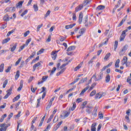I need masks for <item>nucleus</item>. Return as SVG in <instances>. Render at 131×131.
<instances>
[{
    "label": "nucleus",
    "mask_w": 131,
    "mask_h": 131,
    "mask_svg": "<svg viewBox=\"0 0 131 131\" xmlns=\"http://www.w3.org/2000/svg\"><path fill=\"white\" fill-rule=\"evenodd\" d=\"M127 49H128V46L126 45L124 46H123L121 51L119 53V56H123V55L125 54V52L127 51Z\"/></svg>",
    "instance_id": "1"
},
{
    "label": "nucleus",
    "mask_w": 131,
    "mask_h": 131,
    "mask_svg": "<svg viewBox=\"0 0 131 131\" xmlns=\"http://www.w3.org/2000/svg\"><path fill=\"white\" fill-rule=\"evenodd\" d=\"M127 31H128V30L126 29L122 32V34L120 37V41H122V40H124L125 37V33H126Z\"/></svg>",
    "instance_id": "2"
},
{
    "label": "nucleus",
    "mask_w": 131,
    "mask_h": 131,
    "mask_svg": "<svg viewBox=\"0 0 131 131\" xmlns=\"http://www.w3.org/2000/svg\"><path fill=\"white\" fill-rule=\"evenodd\" d=\"M86 112L88 113V114H91L92 113V111H93V107L90 106L89 105L86 106Z\"/></svg>",
    "instance_id": "3"
},
{
    "label": "nucleus",
    "mask_w": 131,
    "mask_h": 131,
    "mask_svg": "<svg viewBox=\"0 0 131 131\" xmlns=\"http://www.w3.org/2000/svg\"><path fill=\"white\" fill-rule=\"evenodd\" d=\"M57 53H58V52L53 51L52 52L51 56L53 60H56V58H57Z\"/></svg>",
    "instance_id": "4"
},
{
    "label": "nucleus",
    "mask_w": 131,
    "mask_h": 131,
    "mask_svg": "<svg viewBox=\"0 0 131 131\" xmlns=\"http://www.w3.org/2000/svg\"><path fill=\"white\" fill-rule=\"evenodd\" d=\"M82 18H83V14L82 12H80L79 15V24H81L82 22Z\"/></svg>",
    "instance_id": "5"
},
{
    "label": "nucleus",
    "mask_w": 131,
    "mask_h": 131,
    "mask_svg": "<svg viewBox=\"0 0 131 131\" xmlns=\"http://www.w3.org/2000/svg\"><path fill=\"white\" fill-rule=\"evenodd\" d=\"M97 11H102L105 10V6L104 5H99L96 8Z\"/></svg>",
    "instance_id": "6"
},
{
    "label": "nucleus",
    "mask_w": 131,
    "mask_h": 131,
    "mask_svg": "<svg viewBox=\"0 0 131 131\" xmlns=\"http://www.w3.org/2000/svg\"><path fill=\"white\" fill-rule=\"evenodd\" d=\"M89 89H90V86H87L85 87L80 93V96H83V94H84V93H85V92H86Z\"/></svg>",
    "instance_id": "7"
},
{
    "label": "nucleus",
    "mask_w": 131,
    "mask_h": 131,
    "mask_svg": "<svg viewBox=\"0 0 131 131\" xmlns=\"http://www.w3.org/2000/svg\"><path fill=\"white\" fill-rule=\"evenodd\" d=\"M103 78V72H100L98 75V78L96 79V81H98V80H101Z\"/></svg>",
    "instance_id": "8"
},
{
    "label": "nucleus",
    "mask_w": 131,
    "mask_h": 131,
    "mask_svg": "<svg viewBox=\"0 0 131 131\" xmlns=\"http://www.w3.org/2000/svg\"><path fill=\"white\" fill-rule=\"evenodd\" d=\"M40 66V61L38 62L37 63H35L33 67V71H35V70L36 69V67H38Z\"/></svg>",
    "instance_id": "9"
},
{
    "label": "nucleus",
    "mask_w": 131,
    "mask_h": 131,
    "mask_svg": "<svg viewBox=\"0 0 131 131\" xmlns=\"http://www.w3.org/2000/svg\"><path fill=\"white\" fill-rule=\"evenodd\" d=\"M102 96H103V94H102V93L99 92L95 95V99H101V98H102Z\"/></svg>",
    "instance_id": "10"
},
{
    "label": "nucleus",
    "mask_w": 131,
    "mask_h": 131,
    "mask_svg": "<svg viewBox=\"0 0 131 131\" xmlns=\"http://www.w3.org/2000/svg\"><path fill=\"white\" fill-rule=\"evenodd\" d=\"M96 125H97V123H94L92 124L91 126V131H96L97 128H96Z\"/></svg>",
    "instance_id": "11"
},
{
    "label": "nucleus",
    "mask_w": 131,
    "mask_h": 131,
    "mask_svg": "<svg viewBox=\"0 0 131 131\" xmlns=\"http://www.w3.org/2000/svg\"><path fill=\"white\" fill-rule=\"evenodd\" d=\"M83 62H81L80 64H79L78 65L77 67H76L75 69H74V71H77L78 70H79V69H80V68H81V66H82V64Z\"/></svg>",
    "instance_id": "12"
},
{
    "label": "nucleus",
    "mask_w": 131,
    "mask_h": 131,
    "mask_svg": "<svg viewBox=\"0 0 131 131\" xmlns=\"http://www.w3.org/2000/svg\"><path fill=\"white\" fill-rule=\"evenodd\" d=\"M23 3H24V1H20L18 4H17L16 5L17 9H20V8H21Z\"/></svg>",
    "instance_id": "13"
},
{
    "label": "nucleus",
    "mask_w": 131,
    "mask_h": 131,
    "mask_svg": "<svg viewBox=\"0 0 131 131\" xmlns=\"http://www.w3.org/2000/svg\"><path fill=\"white\" fill-rule=\"evenodd\" d=\"M23 88V80H20V85H19V88L17 89V91L20 92V91H21V90H22Z\"/></svg>",
    "instance_id": "14"
},
{
    "label": "nucleus",
    "mask_w": 131,
    "mask_h": 131,
    "mask_svg": "<svg viewBox=\"0 0 131 131\" xmlns=\"http://www.w3.org/2000/svg\"><path fill=\"white\" fill-rule=\"evenodd\" d=\"M93 25V21L92 19L89 20V21L85 25L86 27H91Z\"/></svg>",
    "instance_id": "15"
},
{
    "label": "nucleus",
    "mask_w": 131,
    "mask_h": 131,
    "mask_svg": "<svg viewBox=\"0 0 131 131\" xmlns=\"http://www.w3.org/2000/svg\"><path fill=\"white\" fill-rule=\"evenodd\" d=\"M75 25H76V24L67 25V26H66L65 28H66V29H69L70 28H72L73 27H74V26H75Z\"/></svg>",
    "instance_id": "16"
},
{
    "label": "nucleus",
    "mask_w": 131,
    "mask_h": 131,
    "mask_svg": "<svg viewBox=\"0 0 131 131\" xmlns=\"http://www.w3.org/2000/svg\"><path fill=\"white\" fill-rule=\"evenodd\" d=\"M85 28H81L80 29V31L79 32V33L80 34V35H83V33L85 32Z\"/></svg>",
    "instance_id": "17"
},
{
    "label": "nucleus",
    "mask_w": 131,
    "mask_h": 131,
    "mask_svg": "<svg viewBox=\"0 0 131 131\" xmlns=\"http://www.w3.org/2000/svg\"><path fill=\"white\" fill-rule=\"evenodd\" d=\"M11 40V38H7L6 39H4L2 41V44L5 45V43H7V42H9L10 40Z\"/></svg>",
    "instance_id": "18"
},
{
    "label": "nucleus",
    "mask_w": 131,
    "mask_h": 131,
    "mask_svg": "<svg viewBox=\"0 0 131 131\" xmlns=\"http://www.w3.org/2000/svg\"><path fill=\"white\" fill-rule=\"evenodd\" d=\"M82 8H83V6L82 5H79L75 9L76 12H78L79 11H80V10H81Z\"/></svg>",
    "instance_id": "19"
},
{
    "label": "nucleus",
    "mask_w": 131,
    "mask_h": 131,
    "mask_svg": "<svg viewBox=\"0 0 131 131\" xmlns=\"http://www.w3.org/2000/svg\"><path fill=\"white\" fill-rule=\"evenodd\" d=\"M73 50H75V46H74L69 47L67 51V52H70L71 51H73Z\"/></svg>",
    "instance_id": "20"
},
{
    "label": "nucleus",
    "mask_w": 131,
    "mask_h": 131,
    "mask_svg": "<svg viewBox=\"0 0 131 131\" xmlns=\"http://www.w3.org/2000/svg\"><path fill=\"white\" fill-rule=\"evenodd\" d=\"M120 62V60H119V59H118L115 64V66L116 67V68H119V63Z\"/></svg>",
    "instance_id": "21"
},
{
    "label": "nucleus",
    "mask_w": 131,
    "mask_h": 131,
    "mask_svg": "<svg viewBox=\"0 0 131 131\" xmlns=\"http://www.w3.org/2000/svg\"><path fill=\"white\" fill-rule=\"evenodd\" d=\"M3 20L4 21H9L10 20V17H9V15H5L4 16V17H3Z\"/></svg>",
    "instance_id": "22"
},
{
    "label": "nucleus",
    "mask_w": 131,
    "mask_h": 131,
    "mask_svg": "<svg viewBox=\"0 0 131 131\" xmlns=\"http://www.w3.org/2000/svg\"><path fill=\"white\" fill-rule=\"evenodd\" d=\"M6 117H7V114H5L2 115L0 119V122H3V121H4V119H5V118H6Z\"/></svg>",
    "instance_id": "23"
},
{
    "label": "nucleus",
    "mask_w": 131,
    "mask_h": 131,
    "mask_svg": "<svg viewBox=\"0 0 131 131\" xmlns=\"http://www.w3.org/2000/svg\"><path fill=\"white\" fill-rule=\"evenodd\" d=\"M19 76H20V72L19 71H17L16 74L15 75V79L17 80L18 78H19Z\"/></svg>",
    "instance_id": "24"
},
{
    "label": "nucleus",
    "mask_w": 131,
    "mask_h": 131,
    "mask_svg": "<svg viewBox=\"0 0 131 131\" xmlns=\"http://www.w3.org/2000/svg\"><path fill=\"white\" fill-rule=\"evenodd\" d=\"M54 118V115H51L49 118L48 119L47 123H50V122H51V121H52V119H53V118Z\"/></svg>",
    "instance_id": "25"
},
{
    "label": "nucleus",
    "mask_w": 131,
    "mask_h": 131,
    "mask_svg": "<svg viewBox=\"0 0 131 131\" xmlns=\"http://www.w3.org/2000/svg\"><path fill=\"white\" fill-rule=\"evenodd\" d=\"M105 81L106 83H108L109 81H110V75L109 74L106 75L105 77Z\"/></svg>",
    "instance_id": "26"
},
{
    "label": "nucleus",
    "mask_w": 131,
    "mask_h": 131,
    "mask_svg": "<svg viewBox=\"0 0 131 131\" xmlns=\"http://www.w3.org/2000/svg\"><path fill=\"white\" fill-rule=\"evenodd\" d=\"M18 43H15L13 47L11 48V52H14L15 50H16V48H17V46Z\"/></svg>",
    "instance_id": "27"
},
{
    "label": "nucleus",
    "mask_w": 131,
    "mask_h": 131,
    "mask_svg": "<svg viewBox=\"0 0 131 131\" xmlns=\"http://www.w3.org/2000/svg\"><path fill=\"white\" fill-rule=\"evenodd\" d=\"M56 70H57V68H56V67H54L53 68L52 71H51V73H50V76H52L53 75V74H54V73H55V72L56 71Z\"/></svg>",
    "instance_id": "28"
},
{
    "label": "nucleus",
    "mask_w": 131,
    "mask_h": 131,
    "mask_svg": "<svg viewBox=\"0 0 131 131\" xmlns=\"http://www.w3.org/2000/svg\"><path fill=\"white\" fill-rule=\"evenodd\" d=\"M117 47H118V41H115V45H114V50L115 51H116V50L117 49Z\"/></svg>",
    "instance_id": "29"
},
{
    "label": "nucleus",
    "mask_w": 131,
    "mask_h": 131,
    "mask_svg": "<svg viewBox=\"0 0 131 131\" xmlns=\"http://www.w3.org/2000/svg\"><path fill=\"white\" fill-rule=\"evenodd\" d=\"M75 108H76V103H75V102H74L73 103V106L71 108V110L72 111H74V110H75Z\"/></svg>",
    "instance_id": "30"
},
{
    "label": "nucleus",
    "mask_w": 131,
    "mask_h": 131,
    "mask_svg": "<svg viewBox=\"0 0 131 131\" xmlns=\"http://www.w3.org/2000/svg\"><path fill=\"white\" fill-rule=\"evenodd\" d=\"M22 60V57H20L18 60L15 62L14 66H17V65H19L20 62H21V60Z\"/></svg>",
    "instance_id": "31"
},
{
    "label": "nucleus",
    "mask_w": 131,
    "mask_h": 131,
    "mask_svg": "<svg viewBox=\"0 0 131 131\" xmlns=\"http://www.w3.org/2000/svg\"><path fill=\"white\" fill-rule=\"evenodd\" d=\"M62 123H63V121L59 122L58 124L57 125L56 128L55 129L54 131L57 130V129H58V128L60 127V126L61 125V124H62Z\"/></svg>",
    "instance_id": "32"
},
{
    "label": "nucleus",
    "mask_w": 131,
    "mask_h": 131,
    "mask_svg": "<svg viewBox=\"0 0 131 131\" xmlns=\"http://www.w3.org/2000/svg\"><path fill=\"white\" fill-rule=\"evenodd\" d=\"M19 99H20V95H18L14 98L13 99V102H16V101H18Z\"/></svg>",
    "instance_id": "33"
},
{
    "label": "nucleus",
    "mask_w": 131,
    "mask_h": 131,
    "mask_svg": "<svg viewBox=\"0 0 131 131\" xmlns=\"http://www.w3.org/2000/svg\"><path fill=\"white\" fill-rule=\"evenodd\" d=\"M122 62H123L122 65H124V64L127 62V57L124 56L122 60Z\"/></svg>",
    "instance_id": "34"
},
{
    "label": "nucleus",
    "mask_w": 131,
    "mask_h": 131,
    "mask_svg": "<svg viewBox=\"0 0 131 131\" xmlns=\"http://www.w3.org/2000/svg\"><path fill=\"white\" fill-rule=\"evenodd\" d=\"M64 118H66V117H68L69 116V115L70 114V112H65L64 113Z\"/></svg>",
    "instance_id": "35"
},
{
    "label": "nucleus",
    "mask_w": 131,
    "mask_h": 131,
    "mask_svg": "<svg viewBox=\"0 0 131 131\" xmlns=\"http://www.w3.org/2000/svg\"><path fill=\"white\" fill-rule=\"evenodd\" d=\"M110 56H111V53H107L106 54L105 56L104 57V59L105 60H107V59L108 58H110Z\"/></svg>",
    "instance_id": "36"
},
{
    "label": "nucleus",
    "mask_w": 131,
    "mask_h": 131,
    "mask_svg": "<svg viewBox=\"0 0 131 131\" xmlns=\"http://www.w3.org/2000/svg\"><path fill=\"white\" fill-rule=\"evenodd\" d=\"M40 100H41V98L40 97L37 100V106H36L37 108L39 107L40 105Z\"/></svg>",
    "instance_id": "37"
},
{
    "label": "nucleus",
    "mask_w": 131,
    "mask_h": 131,
    "mask_svg": "<svg viewBox=\"0 0 131 131\" xmlns=\"http://www.w3.org/2000/svg\"><path fill=\"white\" fill-rule=\"evenodd\" d=\"M4 66H5V64L4 63H2L0 65V72H3L4 71Z\"/></svg>",
    "instance_id": "38"
},
{
    "label": "nucleus",
    "mask_w": 131,
    "mask_h": 131,
    "mask_svg": "<svg viewBox=\"0 0 131 131\" xmlns=\"http://www.w3.org/2000/svg\"><path fill=\"white\" fill-rule=\"evenodd\" d=\"M37 90V88H33V85H31V90L32 93H35V91Z\"/></svg>",
    "instance_id": "39"
},
{
    "label": "nucleus",
    "mask_w": 131,
    "mask_h": 131,
    "mask_svg": "<svg viewBox=\"0 0 131 131\" xmlns=\"http://www.w3.org/2000/svg\"><path fill=\"white\" fill-rule=\"evenodd\" d=\"M33 8H34V11H35V12H37V11H38V7L37 6V5L34 4L33 5Z\"/></svg>",
    "instance_id": "40"
},
{
    "label": "nucleus",
    "mask_w": 131,
    "mask_h": 131,
    "mask_svg": "<svg viewBox=\"0 0 131 131\" xmlns=\"http://www.w3.org/2000/svg\"><path fill=\"white\" fill-rule=\"evenodd\" d=\"M8 79H6L4 82L3 85V89H5L6 88V85H7L8 84Z\"/></svg>",
    "instance_id": "41"
},
{
    "label": "nucleus",
    "mask_w": 131,
    "mask_h": 131,
    "mask_svg": "<svg viewBox=\"0 0 131 131\" xmlns=\"http://www.w3.org/2000/svg\"><path fill=\"white\" fill-rule=\"evenodd\" d=\"M35 55H36V52L34 51V52H33L31 53V55L30 56V57L32 59V58H34V56H35Z\"/></svg>",
    "instance_id": "42"
},
{
    "label": "nucleus",
    "mask_w": 131,
    "mask_h": 131,
    "mask_svg": "<svg viewBox=\"0 0 131 131\" xmlns=\"http://www.w3.org/2000/svg\"><path fill=\"white\" fill-rule=\"evenodd\" d=\"M39 60V56H37L35 59H33L31 62V63H35L36 61H38Z\"/></svg>",
    "instance_id": "43"
},
{
    "label": "nucleus",
    "mask_w": 131,
    "mask_h": 131,
    "mask_svg": "<svg viewBox=\"0 0 131 131\" xmlns=\"http://www.w3.org/2000/svg\"><path fill=\"white\" fill-rule=\"evenodd\" d=\"M52 104L53 103H51V102H49L46 107V110H49V109H50V108H51Z\"/></svg>",
    "instance_id": "44"
},
{
    "label": "nucleus",
    "mask_w": 131,
    "mask_h": 131,
    "mask_svg": "<svg viewBox=\"0 0 131 131\" xmlns=\"http://www.w3.org/2000/svg\"><path fill=\"white\" fill-rule=\"evenodd\" d=\"M14 31H15V30H12L11 31H9L7 34V36H10L11 35V34H12V33H14Z\"/></svg>",
    "instance_id": "45"
},
{
    "label": "nucleus",
    "mask_w": 131,
    "mask_h": 131,
    "mask_svg": "<svg viewBox=\"0 0 131 131\" xmlns=\"http://www.w3.org/2000/svg\"><path fill=\"white\" fill-rule=\"evenodd\" d=\"M96 94V90H93L91 93H90V96L91 97H93V96H95V94Z\"/></svg>",
    "instance_id": "46"
},
{
    "label": "nucleus",
    "mask_w": 131,
    "mask_h": 131,
    "mask_svg": "<svg viewBox=\"0 0 131 131\" xmlns=\"http://www.w3.org/2000/svg\"><path fill=\"white\" fill-rule=\"evenodd\" d=\"M45 51V49H41L40 51H38L37 53V55H40V54H42V52Z\"/></svg>",
    "instance_id": "47"
},
{
    "label": "nucleus",
    "mask_w": 131,
    "mask_h": 131,
    "mask_svg": "<svg viewBox=\"0 0 131 131\" xmlns=\"http://www.w3.org/2000/svg\"><path fill=\"white\" fill-rule=\"evenodd\" d=\"M28 12V10H26L24 12H23L21 14V17H24V16H25V15H26L27 14Z\"/></svg>",
    "instance_id": "48"
},
{
    "label": "nucleus",
    "mask_w": 131,
    "mask_h": 131,
    "mask_svg": "<svg viewBox=\"0 0 131 131\" xmlns=\"http://www.w3.org/2000/svg\"><path fill=\"white\" fill-rule=\"evenodd\" d=\"M98 116H99V118H100V119H103V113H102V112H99V115H98Z\"/></svg>",
    "instance_id": "49"
},
{
    "label": "nucleus",
    "mask_w": 131,
    "mask_h": 131,
    "mask_svg": "<svg viewBox=\"0 0 131 131\" xmlns=\"http://www.w3.org/2000/svg\"><path fill=\"white\" fill-rule=\"evenodd\" d=\"M48 76H44L42 77V81L43 82V81H46V80L47 79H48Z\"/></svg>",
    "instance_id": "50"
},
{
    "label": "nucleus",
    "mask_w": 131,
    "mask_h": 131,
    "mask_svg": "<svg viewBox=\"0 0 131 131\" xmlns=\"http://www.w3.org/2000/svg\"><path fill=\"white\" fill-rule=\"evenodd\" d=\"M11 68L12 67L11 66L8 67L7 69L6 70L5 72H6L7 73H8V72H10Z\"/></svg>",
    "instance_id": "51"
},
{
    "label": "nucleus",
    "mask_w": 131,
    "mask_h": 131,
    "mask_svg": "<svg viewBox=\"0 0 131 131\" xmlns=\"http://www.w3.org/2000/svg\"><path fill=\"white\" fill-rule=\"evenodd\" d=\"M50 14H51V11L48 10V11L47 12V13H46V14H45V18H47V17H48V16H49Z\"/></svg>",
    "instance_id": "52"
},
{
    "label": "nucleus",
    "mask_w": 131,
    "mask_h": 131,
    "mask_svg": "<svg viewBox=\"0 0 131 131\" xmlns=\"http://www.w3.org/2000/svg\"><path fill=\"white\" fill-rule=\"evenodd\" d=\"M51 37H52V36L51 35H49L48 36V38L46 40V42H50V41H51Z\"/></svg>",
    "instance_id": "53"
},
{
    "label": "nucleus",
    "mask_w": 131,
    "mask_h": 131,
    "mask_svg": "<svg viewBox=\"0 0 131 131\" xmlns=\"http://www.w3.org/2000/svg\"><path fill=\"white\" fill-rule=\"evenodd\" d=\"M24 48H25V45L20 46L19 49L18 50V52H21V51H22L24 49Z\"/></svg>",
    "instance_id": "54"
},
{
    "label": "nucleus",
    "mask_w": 131,
    "mask_h": 131,
    "mask_svg": "<svg viewBox=\"0 0 131 131\" xmlns=\"http://www.w3.org/2000/svg\"><path fill=\"white\" fill-rule=\"evenodd\" d=\"M41 27H42V24H41V25H39L37 26V32L39 31V29H40V28H41Z\"/></svg>",
    "instance_id": "55"
},
{
    "label": "nucleus",
    "mask_w": 131,
    "mask_h": 131,
    "mask_svg": "<svg viewBox=\"0 0 131 131\" xmlns=\"http://www.w3.org/2000/svg\"><path fill=\"white\" fill-rule=\"evenodd\" d=\"M29 33H30V32L29 31H27L26 32L24 33V37H26V36H27V35H28Z\"/></svg>",
    "instance_id": "56"
},
{
    "label": "nucleus",
    "mask_w": 131,
    "mask_h": 131,
    "mask_svg": "<svg viewBox=\"0 0 131 131\" xmlns=\"http://www.w3.org/2000/svg\"><path fill=\"white\" fill-rule=\"evenodd\" d=\"M37 119V117H34L33 120L32 121L31 124H33V123H35V121Z\"/></svg>",
    "instance_id": "57"
},
{
    "label": "nucleus",
    "mask_w": 131,
    "mask_h": 131,
    "mask_svg": "<svg viewBox=\"0 0 131 131\" xmlns=\"http://www.w3.org/2000/svg\"><path fill=\"white\" fill-rule=\"evenodd\" d=\"M30 41H31V38H29V39H27L26 42V46H28V45H29V42H30Z\"/></svg>",
    "instance_id": "58"
},
{
    "label": "nucleus",
    "mask_w": 131,
    "mask_h": 131,
    "mask_svg": "<svg viewBox=\"0 0 131 131\" xmlns=\"http://www.w3.org/2000/svg\"><path fill=\"white\" fill-rule=\"evenodd\" d=\"M127 18V15H126L121 20V22H122L123 23H124V22H125V21L126 20V19Z\"/></svg>",
    "instance_id": "59"
},
{
    "label": "nucleus",
    "mask_w": 131,
    "mask_h": 131,
    "mask_svg": "<svg viewBox=\"0 0 131 131\" xmlns=\"http://www.w3.org/2000/svg\"><path fill=\"white\" fill-rule=\"evenodd\" d=\"M67 65H68V63H63L62 66H60V69H63Z\"/></svg>",
    "instance_id": "60"
},
{
    "label": "nucleus",
    "mask_w": 131,
    "mask_h": 131,
    "mask_svg": "<svg viewBox=\"0 0 131 131\" xmlns=\"http://www.w3.org/2000/svg\"><path fill=\"white\" fill-rule=\"evenodd\" d=\"M96 83H93L91 85V86L90 87V90H93V89H94L95 88V86H96Z\"/></svg>",
    "instance_id": "61"
},
{
    "label": "nucleus",
    "mask_w": 131,
    "mask_h": 131,
    "mask_svg": "<svg viewBox=\"0 0 131 131\" xmlns=\"http://www.w3.org/2000/svg\"><path fill=\"white\" fill-rule=\"evenodd\" d=\"M76 102H77V103H80V102H82V98H78L76 99Z\"/></svg>",
    "instance_id": "62"
},
{
    "label": "nucleus",
    "mask_w": 131,
    "mask_h": 131,
    "mask_svg": "<svg viewBox=\"0 0 131 131\" xmlns=\"http://www.w3.org/2000/svg\"><path fill=\"white\" fill-rule=\"evenodd\" d=\"M102 128V124L100 123L99 124L98 128H97V131H99L100 129Z\"/></svg>",
    "instance_id": "63"
},
{
    "label": "nucleus",
    "mask_w": 131,
    "mask_h": 131,
    "mask_svg": "<svg viewBox=\"0 0 131 131\" xmlns=\"http://www.w3.org/2000/svg\"><path fill=\"white\" fill-rule=\"evenodd\" d=\"M6 27H7V24H3V25H2L1 28H2V29H5V28H6Z\"/></svg>",
    "instance_id": "64"
}]
</instances>
